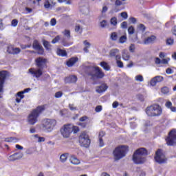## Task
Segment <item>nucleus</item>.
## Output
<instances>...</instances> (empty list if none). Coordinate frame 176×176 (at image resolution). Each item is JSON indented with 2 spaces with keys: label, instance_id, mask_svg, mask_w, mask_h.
<instances>
[{
  "label": "nucleus",
  "instance_id": "1",
  "mask_svg": "<svg viewBox=\"0 0 176 176\" xmlns=\"http://www.w3.org/2000/svg\"><path fill=\"white\" fill-rule=\"evenodd\" d=\"M148 151L145 148H138L133 155V161L135 164H144L146 162Z\"/></svg>",
  "mask_w": 176,
  "mask_h": 176
},
{
  "label": "nucleus",
  "instance_id": "2",
  "mask_svg": "<svg viewBox=\"0 0 176 176\" xmlns=\"http://www.w3.org/2000/svg\"><path fill=\"white\" fill-rule=\"evenodd\" d=\"M79 131V128L71 124H65L60 129V134L63 138H69L72 133L76 134Z\"/></svg>",
  "mask_w": 176,
  "mask_h": 176
},
{
  "label": "nucleus",
  "instance_id": "3",
  "mask_svg": "<svg viewBox=\"0 0 176 176\" xmlns=\"http://www.w3.org/2000/svg\"><path fill=\"white\" fill-rule=\"evenodd\" d=\"M45 111V106H38L36 109L33 110L28 117V123L32 126L38 122L39 113Z\"/></svg>",
  "mask_w": 176,
  "mask_h": 176
},
{
  "label": "nucleus",
  "instance_id": "4",
  "mask_svg": "<svg viewBox=\"0 0 176 176\" xmlns=\"http://www.w3.org/2000/svg\"><path fill=\"white\" fill-rule=\"evenodd\" d=\"M57 124V121L54 119H44L41 123V129L45 133H52Z\"/></svg>",
  "mask_w": 176,
  "mask_h": 176
},
{
  "label": "nucleus",
  "instance_id": "5",
  "mask_svg": "<svg viewBox=\"0 0 176 176\" xmlns=\"http://www.w3.org/2000/svg\"><path fill=\"white\" fill-rule=\"evenodd\" d=\"M129 152V147L127 146H120L115 148L113 155L115 160H120L126 156V153Z\"/></svg>",
  "mask_w": 176,
  "mask_h": 176
},
{
  "label": "nucleus",
  "instance_id": "6",
  "mask_svg": "<svg viewBox=\"0 0 176 176\" xmlns=\"http://www.w3.org/2000/svg\"><path fill=\"white\" fill-rule=\"evenodd\" d=\"M90 137L86 132H82L80 133L79 136V144L80 146H83L84 148H89L90 145Z\"/></svg>",
  "mask_w": 176,
  "mask_h": 176
},
{
  "label": "nucleus",
  "instance_id": "7",
  "mask_svg": "<svg viewBox=\"0 0 176 176\" xmlns=\"http://www.w3.org/2000/svg\"><path fill=\"white\" fill-rule=\"evenodd\" d=\"M155 162L158 164H166L167 163V158H166V155L163 153L162 148H158L155 152Z\"/></svg>",
  "mask_w": 176,
  "mask_h": 176
},
{
  "label": "nucleus",
  "instance_id": "8",
  "mask_svg": "<svg viewBox=\"0 0 176 176\" xmlns=\"http://www.w3.org/2000/svg\"><path fill=\"white\" fill-rule=\"evenodd\" d=\"M89 76H91L92 79H102L105 76V74L98 67H94L92 68L91 72H89Z\"/></svg>",
  "mask_w": 176,
  "mask_h": 176
},
{
  "label": "nucleus",
  "instance_id": "9",
  "mask_svg": "<svg viewBox=\"0 0 176 176\" xmlns=\"http://www.w3.org/2000/svg\"><path fill=\"white\" fill-rule=\"evenodd\" d=\"M166 144L168 146H174L176 145V129L170 130L166 138Z\"/></svg>",
  "mask_w": 176,
  "mask_h": 176
},
{
  "label": "nucleus",
  "instance_id": "10",
  "mask_svg": "<svg viewBox=\"0 0 176 176\" xmlns=\"http://www.w3.org/2000/svg\"><path fill=\"white\" fill-rule=\"evenodd\" d=\"M28 74L31 75L32 78H36V79H39L41 76L43 75V70L38 67H32L28 69Z\"/></svg>",
  "mask_w": 176,
  "mask_h": 176
},
{
  "label": "nucleus",
  "instance_id": "11",
  "mask_svg": "<svg viewBox=\"0 0 176 176\" xmlns=\"http://www.w3.org/2000/svg\"><path fill=\"white\" fill-rule=\"evenodd\" d=\"M8 72H0V98H2V94H3V83H5V79L8 78Z\"/></svg>",
  "mask_w": 176,
  "mask_h": 176
},
{
  "label": "nucleus",
  "instance_id": "12",
  "mask_svg": "<svg viewBox=\"0 0 176 176\" xmlns=\"http://www.w3.org/2000/svg\"><path fill=\"white\" fill-rule=\"evenodd\" d=\"M36 65L37 68H40L43 71V68H46L47 60L45 58L39 57L36 60Z\"/></svg>",
  "mask_w": 176,
  "mask_h": 176
},
{
  "label": "nucleus",
  "instance_id": "13",
  "mask_svg": "<svg viewBox=\"0 0 176 176\" xmlns=\"http://www.w3.org/2000/svg\"><path fill=\"white\" fill-rule=\"evenodd\" d=\"M30 90L31 89L28 88V89H25L24 91L18 92L16 96V102H18V103L21 102V100L24 98V94L28 93V91H30Z\"/></svg>",
  "mask_w": 176,
  "mask_h": 176
},
{
  "label": "nucleus",
  "instance_id": "14",
  "mask_svg": "<svg viewBox=\"0 0 176 176\" xmlns=\"http://www.w3.org/2000/svg\"><path fill=\"white\" fill-rule=\"evenodd\" d=\"M120 50L117 48L113 49L109 52L110 57H115L116 60H120L122 58V56H120Z\"/></svg>",
  "mask_w": 176,
  "mask_h": 176
},
{
  "label": "nucleus",
  "instance_id": "15",
  "mask_svg": "<svg viewBox=\"0 0 176 176\" xmlns=\"http://www.w3.org/2000/svg\"><path fill=\"white\" fill-rule=\"evenodd\" d=\"M32 46L34 50H37L38 54H43V47L39 45V42H38V41L34 40Z\"/></svg>",
  "mask_w": 176,
  "mask_h": 176
},
{
  "label": "nucleus",
  "instance_id": "16",
  "mask_svg": "<svg viewBox=\"0 0 176 176\" xmlns=\"http://www.w3.org/2000/svg\"><path fill=\"white\" fill-rule=\"evenodd\" d=\"M107 90H108V85H107V84L105 83H103L100 86H98L96 87V91L98 94H102V93H105Z\"/></svg>",
  "mask_w": 176,
  "mask_h": 176
},
{
  "label": "nucleus",
  "instance_id": "17",
  "mask_svg": "<svg viewBox=\"0 0 176 176\" xmlns=\"http://www.w3.org/2000/svg\"><path fill=\"white\" fill-rule=\"evenodd\" d=\"M7 52L10 54H19V53H20V52H21V50H20V48H19V47H14L12 45H10L8 47Z\"/></svg>",
  "mask_w": 176,
  "mask_h": 176
},
{
  "label": "nucleus",
  "instance_id": "18",
  "mask_svg": "<svg viewBox=\"0 0 176 176\" xmlns=\"http://www.w3.org/2000/svg\"><path fill=\"white\" fill-rule=\"evenodd\" d=\"M69 162L74 166H79L80 164V160L78 159L75 155H71L69 157Z\"/></svg>",
  "mask_w": 176,
  "mask_h": 176
},
{
  "label": "nucleus",
  "instance_id": "19",
  "mask_svg": "<svg viewBox=\"0 0 176 176\" xmlns=\"http://www.w3.org/2000/svg\"><path fill=\"white\" fill-rule=\"evenodd\" d=\"M75 31L78 34H82L83 32V22L78 21L75 26Z\"/></svg>",
  "mask_w": 176,
  "mask_h": 176
},
{
  "label": "nucleus",
  "instance_id": "20",
  "mask_svg": "<svg viewBox=\"0 0 176 176\" xmlns=\"http://www.w3.org/2000/svg\"><path fill=\"white\" fill-rule=\"evenodd\" d=\"M155 116H160L163 113V109L159 104H155Z\"/></svg>",
  "mask_w": 176,
  "mask_h": 176
},
{
  "label": "nucleus",
  "instance_id": "21",
  "mask_svg": "<svg viewBox=\"0 0 176 176\" xmlns=\"http://www.w3.org/2000/svg\"><path fill=\"white\" fill-rule=\"evenodd\" d=\"M78 80L76 76H70L65 78V83H75Z\"/></svg>",
  "mask_w": 176,
  "mask_h": 176
},
{
  "label": "nucleus",
  "instance_id": "22",
  "mask_svg": "<svg viewBox=\"0 0 176 176\" xmlns=\"http://www.w3.org/2000/svg\"><path fill=\"white\" fill-rule=\"evenodd\" d=\"M146 113L148 116H155V106L151 105L146 108Z\"/></svg>",
  "mask_w": 176,
  "mask_h": 176
},
{
  "label": "nucleus",
  "instance_id": "23",
  "mask_svg": "<svg viewBox=\"0 0 176 176\" xmlns=\"http://www.w3.org/2000/svg\"><path fill=\"white\" fill-rule=\"evenodd\" d=\"M122 57L124 61H129L130 60V54L127 50H122Z\"/></svg>",
  "mask_w": 176,
  "mask_h": 176
},
{
  "label": "nucleus",
  "instance_id": "24",
  "mask_svg": "<svg viewBox=\"0 0 176 176\" xmlns=\"http://www.w3.org/2000/svg\"><path fill=\"white\" fill-rule=\"evenodd\" d=\"M100 67H102V68H103V69L104 71H110L111 70V66L109 65V64H108V63L105 62V61H102L100 63Z\"/></svg>",
  "mask_w": 176,
  "mask_h": 176
},
{
  "label": "nucleus",
  "instance_id": "25",
  "mask_svg": "<svg viewBox=\"0 0 176 176\" xmlns=\"http://www.w3.org/2000/svg\"><path fill=\"white\" fill-rule=\"evenodd\" d=\"M83 45H84L83 50L85 53H89V49H90L91 44L89 41L85 40L83 41Z\"/></svg>",
  "mask_w": 176,
  "mask_h": 176
},
{
  "label": "nucleus",
  "instance_id": "26",
  "mask_svg": "<svg viewBox=\"0 0 176 176\" xmlns=\"http://www.w3.org/2000/svg\"><path fill=\"white\" fill-rule=\"evenodd\" d=\"M154 41H155V36L151 35V36H148L144 39V45H149V43H153Z\"/></svg>",
  "mask_w": 176,
  "mask_h": 176
},
{
  "label": "nucleus",
  "instance_id": "27",
  "mask_svg": "<svg viewBox=\"0 0 176 176\" xmlns=\"http://www.w3.org/2000/svg\"><path fill=\"white\" fill-rule=\"evenodd\" d=\"M78 61V58H72L67 62V65L69 67H72Z\"/></svg>",
  "mask_w": 176,
  "mask_h": 176
},
{
  "label": "nucleus",
  "instance_id": "28",
  "mask_svg": "<svg viewBox=\"0 0 176 176\" xmlns=\"http://www.w3.org/2000/svg\"><path fill=\"white\" fill-rule=\"evenodd\" d=\"M146 30L145 25L140 23L137 25V32H144Z\"/></svg>",
  "mask_w": 176,
  "mask_h": 176
},
{
  "label": "nucleus",
  "instance_id": "29",
  "mask_svg": "<svg viewBox=\"0 0 176 176\" xmlns=\"http://www.w3.org/2000/svg\"><path fill=\"white\" fill-rule=\"evenodd\" d=\"M4 141L6 142H19V139L14 137H11V138H6L4 139Z\"/></svg>",
  "mask_w": 176,
  "mask_h": 176
},
{
  "label": "nucleus",
  "instance_id": "30",
  "mask_svg": "<svg viewBox=\"0 0 176 176\" xmlns=\"http://www.w3.org/2000/svg\"><path fill=\"white\" fill-rule=\"evenodd\" d=\"M68 153H63L60 156V161L61 163H65L67 162V159H68Z\"/></svg>",
  "mask_w": 176,
  "mask_h": 176
},
{
  "label": "nucleus",
  "instance_id": "31",
  "mask_svg": "<svg viewBox=\"0 0 176 176\" xmlns=\"http://www.w3.org/2000/svg\"><path fill=\"white\" fill-rule=\"evenodd\" d=\"M58 56H61V57H65L67 56V51L58 49L56 52Z\"/></svg>",
  "mask_w": 176,
  "mask_h": 176
},
{
  "label": "nucleus",
  "instance_id": "32",
  "mask_svg": "<svg viewBox=\"0 0 176 176\" xmlns=\"http://www.w3.org/2000/svg\"><path fill=\"white\" fill-rule=\"evenodd\" d=\"M43 46L47 49V50H52V45H50V43H49L47 41L44 40L43 41Z\"/></svg>",
  "mask_w": 176,
  "mask_h": 176
},
{
  "label": "nucleus",
  "instance_id": "33",
  "mask_svg": "<svg viewBox=\"0 0 176 176\" xmlns=\"http://www.w3.org/2000/svg\"><path fill=\"white\" fill-rule=\"evenodd\" d=\"M61 44L63 45V46L68 47V46H71V45H72V42H69L67 41L65 38H63L61 41Z\"/></svg>",
  "mask_w": 176,
  "mask_h": 176
},
{
  "label": "nucleus",
  "instance_id": "34",
  "mask_svg": "<svg viewBox=\"0 0 176 176\" xmlns=\"http://www.w3.org/2000/svg\"><path fill=\"white\" fill-rule=\"evenodd\" d=\"M164 80V78L162 76H157L155 77V85L157 83H160V82H163Z\"/></svg>",
  "mask_w": 176,
  "mask_h": 176
},
{
  "label": "nucleus",
  "instance_id": "35",
  "mask_svg": "<svg viewBox=\"0 0 176 176\" xmlns=\"http://www.w3.org/2000/svg\"><path fill=\"white\" fill-rule=\"evenodd\" d=\"M62 34H63V35L66 36L67 40L71 39V31L68 30H65V31H63Z\"/></svg>",
  "mask_w": 176,
  "mask_h": 176
},
{
  "label": "nucleus",
  "instance_id": "36",
  "mask_svg": "<svg viewBox=\"0 0 176 176\" xmlns=\"http://www.w3.org/2000/svg\"><path fill=\"white\" fill-rule=\"evenodd\" d=\"M99 25H100V28H107V27L108 25V23L107 22V21L102 20V21H100L99 23Z\"/></svg>",
  "mask_w": 176,
  "mask_h": 176
},
{
  "label": "nucleus",
  "instance_id": "37",
  "mask_svg": "<svg viewBox=\"0 0 176 176\" xmlns=\"http://www.w3.org/2000/svg\"><path fill=\"white\" fill-rule=\"evenodd\" d=\"M110 23L111 25H113L114 27L118 25V19L115 16L112 17L110 20Z\"/></svg>",
  "mask_w": 176,
  "mask_h": 176
},
{
  "label": "nucleus",
  "instance_id": "38",
  "mask_svg": "<svg viewBox=\"0 0 176 176\" xmlns=\"http://www.w3.org/2000/svg\"><path fill=\"white\" fill-rule=\"evenodd\" d=\"M161 93L163 94H168L170 93V89L168 87H164L161 89Z\"/></svg>",
  "mask_w": 176,
  "mask_h": 176
},
{
  "label": "nucleus",
  "instance_id": "39",
  "mask_svg": "<svg viewBox=\"0 0 176 176\" xmlns=\"http://www.w3.org/2000/svg\"><path fill=\"white\" fill-rule=\"evenodd\" d=\"M135 80H136V82H144V76H142V75H137L135 77Z\"/></svg>",
  "mask_w": 176,
  "mask_h": 176
},
{
  "label": "nucleus",
  "instance_id": "40",
  "mask_svg": "<svg viewBox=\"0 0 176 176\" xmlns=\"http://www.w3.org/2000/svg\"><path fill=\"white\" fill-rule=\"evenodd\" d=\"M166 43L168 46H172V45H174V39L171 38H167L166 41Z\"/></svg>",
  "mask_w": 176,
  "mask_h": 176
},
{
  "label": "nucleus",
  "instance_id": "41",
  "mask_svg": "<svg viewBox=\"0 0 176 176\" xmlns=\"http://www.w3.org/2000/svg\"><path fill=\"white\" fill-rule=\"evenodd\" d=\"M126 41H127V36H126V35L122 36L119 38L120 43H124L126 42Z\"/></svg>",
  "mask_w": 176,
  "mask_h": 176
},
{
  "label": "nucleus",
  "instance_id": "42",
  "mask_svg": "<svg viewBox=\"0 0 176 176\" xmlns=\"http://www.w3.org/2000/svg\"><path fill=\"white\" fill-rule=\"evenodd\" d=\"M111 39L112 41H118V34L116 32H113L111 34Z\"/></svg>",
  "mask_w": 176,
  "mask_h": 176
},
{
  "label": "nucleus",
  "instance_id": "43",
  "mask_svg": "<svg viewBox=\"0 0 176 176\" xmlns=\"http://www.w3.org/2000/svg\"><path fill=\"white\" fill-rule=\"evenodd\" d=\"M51 6H52V4H50V2H49V1L46 0L44 2V8H45V9H50Z\"/></svg>",
  "mask_w": 176,
  "mask_h": 176
},
{
  "label": "nucleus",
  "instance_id": "44",
  "mask_svg": "<svg viewBox=\"0 0 176 176\" xmlns=\"http://www.w3.org/2000/svg\"><path fill=\"white\" fill-rule=\"evenodd\" d=\"M8 160H9V162H14V160H17V158L16 157L15 153L10 155L8 158Z\"/></svg>",
  "mask_w": 176,
  "mask_h": 176
},
{
  "label": "nucleus",
  "instance_id": "45",
  "mask_svg": "<svg viewBox=\"0 0 176 176\" xmlns=\"http://www.w3.org/2000/svg\"><path fill=\"white\" fill-rule=\"evenodd\" d=\"M134 31H135V30L134 29L133 26H130L128 28V33L129 34V35H133V34H134Z\"/></svg>",
  "mask_w": 176,
  "mask_h": 176
},
{
  "label": "nucleus",
  "instance_id": "46",
  "mask_svg": "<svg viewBox=\"0 0 176 176\" xmlns=\"http://www.w3.org/2000/svg\"><path fill=\"white\" fill-rule=\"evenodd\" d=\"M81 12H82V13H83V14H87V13H89V8L82 7L81 8Z\"/></svg>",
  "mask_w": 176,
  "mask_h": 176
},
{
  "label": "nucleus",
  "instance_id": "47",
  "mask_svg": "<svg viewBox=\"0 0 176 176\" xmlns=\"http://www.w3.org/2000/svg\"><path fill=\"white\" fill-rule=\"evenodd\" d=\"M148 86L149 87H153V86H155V78H153L148 84Z\"/></svg>",
  "mask_w": 176,
  "mask_h": 176
},
{
  "label": "nucleus",
  "instance_id": "48",
  "mask_svg": "<svg viewBox=\"0 0 176 176\" xmlns=\"http://www.w3.org/2000/svg\"><path fill=\"white\" fill-rule=\"evenodd\" d=\"M170 58H162V60H161V64L167 65L168 64V61H170Z\"/></svg>",
  "mask_w": 176,
  "mask_h": 176
},
{
  "label": "nucleus",
  "instance_id": "49",
  "mask_svg": "<svg viewBox=\"0 0 176 176\" xmlns=\"http://www.w3.org/2000/svg\"><path fill=\"white\" fill-rule=\"evenodd\" d=\"M116 64L118 68H123V62H122L120 60H116Z\"/></svg>",
  "mask_w": 176,
  "mask_h": 176
},
{
  "label": "nucleus",
  "instance_id": "50",
  "mask_svg": "<svg viewBox=\"0 0 176 176\" xmlns=\"http://www.w3.org/2000/svg\"><path fill=\"white\" fill-rule=\"evenodd\" d=\"M17 24H19V21H17V19H13L11 22V25L12 27H17Z\"/></svg>",
  "mask_w": 176,
  "mask_h": 176
},
{
  "label": "nucleus",
  "instance_id": "51",
  "mask_svg": "<svg viewBox=\"0 0 176 176\" xmlns=\"http://www.w3.org/2000/svg\"><path fill=\"white\" fill-rule=\"evenodd\" d=\"M15 155L16 157V160H19V159H21V157L24 156V154H23V153H15Z\"/></svg>",
  "mask_w": 176,
  "mask_h": 176
},
{
  "label": "nucleus",
  "instance_id": "52",
  "mask_svg": "<svg viewBox=\"0 0 176 176\" xmlns=\"http://www.w3.org/2000/svg\"><path fill=\"white\" fill-rule=\"evenodd\" d=\"M165 107L170 109L173 107V103L171 101H167L165 104Z\"/></svg>",
  "mask_w": 176,
  "mask_h": 176
},
{
  "label": "nucleus",
  "instance_id": "53",
  "mask_svg": "<svg viewBox=\"0 0 176 176\" xmlns=\"http://www.w3.org/2000/svg\"><path fill=\"white\" fill-rule=\"evenodd\" d=\"M135 50V45H134V44H131L129 47V52H131V53H134Z\"/></svg>",
  "mask_w": 176,
  "mask_h": 176
},
{
  "label": "nucleus",
  "instance_id": "54",
  "mask_svg": "<svg viewBox=\"0 0 176 176\" xmlns=\"http://www.w3.org/2000/svg\"><path fill=\"white\" fill-rule=\"evenodd\" d=\"M60 36H56L52 41V43H57V42H58V41H60Z\"/></svg>",
  "mask_w": 176,
  "mask_h": 176
},
{
  "label": "nucleus",
  "instance_id": "55",
  "mask_svg": "<svg viewBox=\"0 0 176 176\" xmlns=\"http://www.w3.org/2000/svg\"><path fill=\"white\" fill-rule=\"evenodd\" d=\"M120 16H121V17H122V19H126L129 17V15L127 14V12H123L120 13Z\"/></svg>",
  "mask_w": 176,
  "mask_h": 176
},
{
  "label": "nucleus",
  "instance_id": "56",
  "mask_svg": "<svg viewBox=\"0 0 176 176\" xmlns=\"http://www.w3.org/2000/svg\"><path fill=\"white\" fill-rule=\"evenodd\" d=\"M50 24L52 27H54V25H56V24H57V21L56 20V19H54V18L52 19L50 21Z\"/></svg>",
  "mask_w": 176,
  "mask_h": 176
},
{
  "label": "nucleus",
  "instance_id": "57",
  "mask_svg": "<svg viewBox=\"0 0 176 176\" xmlns=\"http://www.w3.org/2000/svg\"><path fill=\"white\" fill-rule=\"evenodd\" d=\"M69 108L70 111H76V107L74 104H69Z\"/></svg>",
  "mask_w": 176,
  "mask_h": 176
},
{
  "label": "nucleus",
  "instance_id": "58",
  "mask_svg": "<svg viewBox=\"0 0 176 176\" xmlns=\"http://www.w3.org/2000/svg\"><path fill=\"white\" fill-rule=\"evenodd\" d=\"M62 96H63V92H61V91H58L55 94L56 98H60L62 97Z\"/></svg>",
  "mask_w": 176,
  "mask_h": 176
},
{
  "label": "nucleus",
  "instance_id": "59",
  "mask_svg": "<svg viewBox=\"0 0 176 176\" xmlns=\"http://www.w3.org/2000/svg\"><path fill=\"white\" fill-rule=\"evenodd\" d=\"M166 73L168 75H171V74L174 73V71L173 69H171V68H167L166 70Z\"/></svg>",
  "mask_w": 176,
  "mask_h": 176
},
{
  "label": "nucleus",
  "instance_id": "60",
  "mask_svg": "<svg viewBox=\"0 0 176 176\" xmlns=\"http://www.w3.org/2000/svg\"><path fill=\"white\" fill-rule=\"evenodd\" d=\"M95 111H96V112H101V111H102V106H101V105L97 106L96 107Z\"/></svg>",
  "mask_w": 176,
  "mask_h": 176
},
{
  "label": "nucleus",
  "instance_id": "61",
  "mask_svg": "<svg viewBox=\"0 0 176 176\" xmlns=\"http://www.w3.org/2000/svg\"><path fill=\"white\" fill-rule=\"evenodd\" d=\"M129 21H131V23H132L133 24H135V23H137V19L134 17H131L129 18Z\"/></svg>",
  "mask_w": 176,
  "mask_h": 176
},
{
  "label": "nucleus",
  "instance_id": "62",
  "mask_svg": "<svg viewBox=\"0 0 176 176\" xmlns=\"http://www.w3.org/2000/svg\"><path fill=\"white\" fill-rule=\"evenodd\" d=\"M121 28L126 29L127 28V23L124 21L121 23Z\"/></svg>",
  "mask_w": 176,
  "mask_h": 176
},
{
  "label": "nucleus",
  "instance_id": "63",
  "mask_svg": "<svg viewBox=\"0 0 176 176\" xmlns=\"http://www.w3.org/2000/svg\"><path fill=\"white\" fill-rule=\"evenodd\" d=\"M21 49H27L31 47V45H21Z\"/></svg>",
  "mask_w": 176,
  "mask_h": 176
},
{
  "label": "nucleus",
  "instance_id": "64",
  "mask_svg": "<svg viewBox=\"0 0 176 176\" xmlns=\"http://www.w3.org/2000/svg\"><path fill=\"white\" fill-rule=\"evenodd\" d=\"M155 64H162V60L160 58H155Z\"/></svg>",
  "mask_w": 176,
  "mask_h": 176
}]
</instances>
